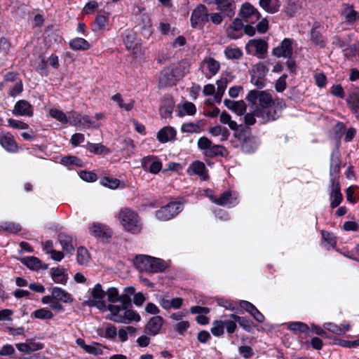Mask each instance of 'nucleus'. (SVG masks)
Segmentation results:
<instances>
[{
  "mask_svg": "<svg viewBox=\"0 0 359 359\" xmlns=\"http://www.w3.org/2000/svg\"><path fill=\"white\" fill-rule=\"evenodd\" d=\"M320 27V23L315 22L313 24L311 30V41L314 45L320 48H324L325 46V41L322 33L319 30Z\"/></svg>",
  "mask_w": 359,
  "mask_h": 359,
  "instance_id": "14",
  "label": "nucleus"
},
{
  "mask_svg": "<svg viewBox=\"0 0 359 359\" xmlns=\"http://www.w3.org/2000/svg\"><path fill=\"white\" fill-rule=\"evenodd\" d=\"M90 232L97 238L104 239L111 236V230L101 224H93L90 227Z\"/></svg>",
  "mask_w": 359,
  "mask_h": 359,
  "instance_id": "16",
  "label": "nucleus"
},
{
  "mask_svg": "<svg viewBox=\"0 0 359 359\" xmlns=\"http://www.w3.org/2000/svg\"><path fill=\"white\" fill-rule=\"evenodd\" d=\"M107 22V18L104 15H97L95 20V30H101L104 27Z\"/></svg>",
  "mask_w": 359,
  "mask_h": 359,
  "instance_id": "58",
  "label": "nucleus"
},
{
  "mask_svg": "<svg viewBox=\"0 0 359 359\" xmlns=\"http://www.w3.org/2000/svg\"><path fill=\"white\" fill-rule=\"evenodd\" d=\"M288 327L294 332H305L309 329L307 325L301 322L292 323L289 325Z\"/></svg>",
  "mask_w": 359,
  "mask_h": 359,
  "instance_id": "49",
  "label": "nucleus"
},
{
  "mask_svg": "<svg viewBox=\"0 0 359 359\" xmlns=\"http://www.w3.org/2000/svg\"><path fill=\"white\" fill-rule=\"evenodd\" d=\"M343 17L349 22H355L359 17L352 6H346L341 12Z\"/></svg>",
  "mask_w": 359,
  "mask_h": 359,
  "instance_id": "38",
  "label": "nucleus"
},
{
  "mask_svg": "<svg viewBox=\"0 0 359 359\" xmlns=\"http://www.w3.org/2000/svg\"><path fill=\"white\" fill-rule=\"evenodd\" d=\"M210 198L212 201L219 205H225L228 203H232V197L230 191L224 192L219 198L210 196Z\"/></svg>",
  "mask_w": 359,
  "mask_h": 359,
  "instance_id": "35",
  "label": "nucleus"
},
{
  "mask_svg": "<svg viewBox=\"0 0 359 359\" xmlns=\"http://www.w3.org/2000/svg\"><path fill=\"white\" fill-rule=\"evenodd\" d=\"M203 63L207 65L209 72L212 75L216 74L218 72L220 67L219 62H217V60L212 57L205 58L203 61Z\"/></svg>",
  "mask_w": 359,
  "mask_h": 359,
  "instance_id": "39",
  "label": "nucleus"
},
{
  "mask_svg": "<svg viewBox=\"0 0 359 359\" xmlns=\"http://www.w3.org/2000/svg\"><path fill=\"white\" fill-rule=\"evenodd\" d=\"M331 196L334 197V199L332 201L330 205L332 208H334L341 203L343 199V196L340 190V184L338 179H337L336 177H332L331 179Z\"/></svg>",
  "mask_w": 359,
  "mask_h": 359,
  "instance_id": "12",
  "label": "nucleus"
},
{
  "mask_svg": "<svg viewBox=\"0 0 359 359\" xmlns=\"http://www.w3.org/2000/svg\"><path fill=\"white\" fill-rule=\"evenodd\" d=\"M324 327L326 330L328 331L335 334H344V330L342 329L341 326H339L337 325H335L332 323H325L324 325Z\"/></svg>",
  "mask_w": 359,
  "mask_h": 359,
  "instance_id": "54",
  "label": "nucleus"
},
{
  "mask_svg": "<svg viewBox=\"0 0 359 359\" xmlns=\"http://www.w3.org/2000/svg\"><path fill=\"white\" fill-rule=\"evenodd\" d=\"M81 125L85 128H89L90 127L93 126V128H97L100 127L98 124L93 125L92 121L90 120V117L88 115L82 116H81Z\"/></svg>",
  "mask_w": 359,
  "mask_h": 359,
  "instance_id": "64",
  "label": "nucleus"
},
{
  "mask_svg": "<svg viewBox=\"0 0 359 359\" xmlns=\"http://www.w3.org/2000/svg\"><path fill=\"white\" fill-rule=\"evenodd\" d=\"M224 104L229 109L233 111L238 116L243 115L246 111L247 106L243 100L233 101L226 99Z\"/></svg>",
  "mask_w": 359,
  "mask_h": 359,
  "instance_id": "15",
  "label": "nucleus"
},
{
  "mask_svg": "<svg viewBox=\"0 0 359 359\" xmlns=\"http://www.w3.org/2000/svg\"><path fill=\"white\" fill-rule=\"evenodd\" d=\"M292 40L290 39H285L280 46L273 48V54L278 57H284L290 58L292 53Z\"/></svg>",
  "mask_w": 359,
  "mask_h": 359,
  "instance_id": "11",
  "label": "nucleus"
},
{
  "mask_svg": "<svg viewBox=\"0 0 359 359\" xmlns=\"http://www.w3.org/2000/svg\"><path fill=\"white\" fill-rule=\"evenodd\" d=\"M211 332L215 336H221L224 333V323L222 320H216L213 323Z\"/></svg>",
  "mask_w": 359,
  "mask_h": 359,
  "instance_id": "52",
  "label": "nucleus"
},
{
  "mask_svg": "<svg viewBox=\"0 0 359 359\" xmlns=\"http://www.w3.org/2000/svg\"><path fill=\"white\" fill-rule=\"evenodd\" d=\"M219 121L223 124H227L232 130H237L238 128L236 122L232 121L230 114L225 111L220 114Z\"/></svg>",
  "mask_w": 359,
  "mask_h": 359,
  "instance_id": "37",
  "label": "nucleus"
},
{
  "mask_svg": "<svg viewBox=\"0 0 359 359\" xmlns=\"http://www.w3.org/2000/svg\"><path fill=\"white\" fill-rule=\"evenodd\" d=\"M91 295L95 300H90L88 304L89 306H97L100 309H105L107 308L105 302L100 301L106 295V291L103 290L100 283L95 285L92 290Z\"/></svg>",
  "mask_w": 359,
  "mask_h": 359,
  "instance_id": "9",
  "label": "nucleus"
},
{
  "mask_svg": "<svg viewBox=\"0 0 359 359\" xmlns=\"http://www.w3.org/2000/svg\"><path fill=\"white\" fill-rule=\"evenodd\" d=\"M260 92L261 91L255 90H250L248 93V94L246 97V99L248 100V101L251 102L252 104H255L257 102V100H259V99Z\"/></svg>",
  "mask_w": 359,
  "mask_h": 359,
  "instance_id": "63",
  "label": "nucleus"
},
{
  "mask_svg": "<svg viewBox=\"0 0 359 359\" xmlns=\"http://www.w3.org/2000/svg\"><path fill=\"white\" fill-rule=\"evenodd\" d=\"M240 140H241V147L243 151L247 153H250L253 151L256 147L255 140L253 137L248 136L245 137L243 140L241 137H238Z\"/></svg>",
  "mask_w": 359,
  "mask_h": 359,
  "instance_id": "32",
  "label": "nucleus"
},
{
  "mask_svg": "<svg viewBox=\"0 0 359 359\" xmlns=\"http://www.w3.org/2000/svg\"><path fill=\"white\" fill-rule=\"evenodd\" d=\"M181 205L175 202L162 207L156 212L158 219L166 221L172 219L180 211Z\"/></svg>",
  "mask_w": 359,
  "mask_h": 359,
  "instance_id": "7",
  "label": "nucleus"
},
{
  "mask_svg": "<svg viewBox=\"0 0 359 359\" xmlns=\"http://www.w3.org/2000/svg\"><path fill=\"white\" fill-rule=\"evenodd\" d=\"M272 0H260L259 5L266 11L270 13H276L279 10L280 4H271Z\"/></svg>",
  "mask_w": 359,
  "mask_h": 359,
  "instance_id": "40",
  "label": "nucleus"
},
{
  "mask_svg": "<svg viewBox=\"0 0 359 359\" xmlns=\"http://www.w3.org/2000/svg\"><path fill=\"white\" fill-rule=\"evenodd\" d=\"M90 259V255L88 250L83 248L80 247L77 250V262L79 264L83 265L88 262Z\"/></svg>",
  "mask_w": 359,
  "mask_h": 359,
  "instance_id": "43",
  "label": "nucleus"
},
{
  "mask_svg": "<svg viewBox=\"0 0 359 359\" xmlns=\"http://www.w3.org/2000/svg\"><path fill=\"white\" fill-rule=\"evenodd\" d=\"M267 43L262 39L250 40L246 46V50L248 53H250L251 48H255V52L257 54L266 53L267 51Z\"/></svg>",
  "mask_w": 359,
  "mask_h": 359,
  "instance_id": "17",
  "label": "nucleus"
},
{
  "mask_svg": "<svg viewBox=\"0 0 359 359\" xmlns=\"http://www.w3.org/2000/svg\"><path fill=\"white\" fill-rule=\"evenodd\" d=\"M58 241L62 247V250L66 252L72 253L74 250L73 241L71 236L65 233H60L58 235Z\"/></svg>",
  "mask_w": 359,
  "mask_h": 359,
  "instance_id": "21",
  "label": "nucleus"
},
{
  "mask_svg": "<svg viewBox=\"0 0 359 359\" xmlns=\"http://www.w3.org/2000/svg\"><path fill=\"white\" fill-rule=\"evenodd\" d=\"M34 316L39 319H51L53 317V313L48 309H40L33 313Z\"/></svg>",
  "mask_w": 359,
  "mask_h": 359,
  "instance_id": "45",
  "label": "nucleus"
},
{
  "mask_svg": "<svg viewBox=\"0 0 359 359\" xmlns=\"http://www.w3.org/2000/svg\"><path fill=\"white\" fill-rule=\"evenodd\" d=\"M217 90L215 95V100L217 103L221 102L222 97L227 86V79H221L217 81Z\"/></svg>",
  "mask_w": 359,
  "mask_h": 359,
  "instance_id": "36",
  "label": "nucleus"
},
{
  "mask_svg": "<svg viewBox=\"0 0 359 359\" xmlns=\"http://www.w3.org/2000/svg\"><path fill=\"white\" fill-rule=\"evenodd\" d=\"M13 114L18 116H32L33 115V107L27 100H22L15 104Z\"/></svg>",
  "mask_w": 359,
  "mask_h": 359,
  "instance_id": "13",
  "label": "nucleus"
},
{
  "mask_svg": "<svg viewBox=\"0 0 359 359\" xmlns=\"http://www.w3.org/2000/svg\"><path fill=\"white\" fill-rule=\"evenodd\" d=\"M112 100L114 101V102H116L119 106V107L121 108H125L127 111H130L133 109V103L131 102L128 104H124L123 103V100L121 97V95L119 94V93H117L114 95H113L112 97Z\"/></svg>",
  "mask_w": 359,
  "mask_h": 359,
  "instance_id": "56",
  "label": "nucleus"
},
{
  "mask_svg": "<svg viewBox=\"0 0 359 359\" xmlns=\"http://www.w3.org/2000/svg\"><path fill=\"white\" fill-rule=\"evenodd\" d=\"M0 144L8 151H13L17 149L16 142L9 133L0 135Z\"/></svg>",
  "mask_w": 359,
  "mask_h": 359,
  "instance_id": "22",
  "label": "nucleus"
},
{
  "mask_svg": "<svg viewBox=\"0 0 359 359\" xmlns=\"http://www.w3.org/2000/svg\"><path fill=\"white\" fill-rule=\"evenodd\" d=\"M176 135L175 130L172 127H164L157 134L159 142L165 143L172 140Z\"/></svg>",
  "mask_w": 359,
  "mask_h": 359,
  "instance_id": "23",
  "label": "nucleus"
},
{
  "mask_svg": "<svg viewBox=\"0 0 359 359\" xmlns=\"http://www.w3.org/2000/svg\"><path fill=\"white\" fill-rule=\"evenodd\" d=\"M52 294L55 300L61 301L64 303L72 302L70 294L60 287H54Z\"/></svg>",
  "mask_w": 359,
  "mask_h": 359,
  "instance_id": "26",
  "label": "nucleus"
},
{
  "mask_svg": "<svg viewBox=\"0 0 359 359\" xmlns=\"http://www.w3.org/2000/svg\"><path fill=\"white\" fill-rule=\"evenodd\" d=\"M341 161L338 151H333L331 154V164H330V176L332 177H337V175L340 171Z\"/></svg>",
  "mask_w": 359,
  "mask_h": 359,
  "instance_id": "24",
  "label": "nucleus"
},
{
  "mask_svg": "<svg viewBox=\"0 0 359 359\" xmlns=\"http://www.w3.org/2000/svg\"><path fill=\"white\" fill-rule=\"evenodd\" d=\"M51 277L57 283L65 284L67 280L64 269L58 267L51 269Z\"/></svg>",
  "mask_w": 359,
  "mask_h": 359,
  "instance_id": "33",
  "label": "nucleus"
},
{
  "mask_svg": "<svg viewBox=\"0 0 359 359\" xmlns=\"http://www.w3.org/2000/svg\"><path fill=\"white\" fill-rule=\"evenodd\" d=\"M151 159L152 158L149 156L144 158L142 161V165L144 170H149L150 172L156 174L161 170L162 164L160 161H154L148 168L147 165L150 163Z\"/></svg>",
  "mask_w": 359,
  "mask_h": 359,
  "instance_id": "29",
  "label": "nucleus"
},
{
  "mask_svg": "<svg viewBox=\"0 0 359 359\" xmlns=\"http://www.w3.org/2000/svg\"><path fill=\"white\" fill-rule=\"evenodd\" d=\"M209 20V13L205 6L200 4L193 11L191 24L194 28H202Z\"/></svg>",
  "mask_w": 359,
  "mask_h": 359,
  "instance_id": "6",
  "label": "nucleus"
},
{
  "mask_svg": "<svg viewBox=\"0 0 359 359\" xmlns=\"http://www.w3.org/2000/svg\"><path fill=\"white\" fill-rule=\"evenodd\" d=\"M23 90V85L22 81H18L15 83L13 87L10 88L8 94L11 97H16L20 95Z\"/></svg>",
  "mask_w": 359,
  "mask_h": 359,
  "instance_id": "53",
  "label": "nucleus"
},
{
  "mask_svg": "<svg viewBox=\"0 0 359 359\" xmlns=\"http://www.w3.org/2000/svg\"><path fill=\"white\" fill-rule=\"evenodd\" d=\"M0 226L3 230L10 233H18L21 230L20 226L13 222H3Z\"/></svg>",
  "mask_w": 359,
  "mask_h": 359,
  "instance_id": "47",
  "label": "nucleus"
},
{
  "mask_svg": "<svg viewBox=\"0 0 359 359\" xmlns=\"http://www.w3.org/2000/svg\"><path fill=\"white\" fill-rule=\"evenodd\" d=\"M86 147L90 152L97 155H105L111 152L109 148L100 143L94 144L91 142H88Z\"/></svg>",
  "mask_w": 359,
  "mask_h": 359,
  "instance_id": "27",
  "label": "nucleus"
},
{
  "mask_svg": "<svg viewBox=\"0 0 359 359\" xmlns=\"http://www.w3.org/2000/svg\"><path fill=\"white\" fill-rule=\"evenodd\" d=\"M347 102L349 104L352 111L359 116V91L354 92L349 95L347 98Z\"/></svg>",
  "mask_w": 359,
  "mask_h": 359,
  "instance_id": "31",
  "label": "nucleus"
},
{
  "mask_svg": "<svg viewBox=\"0 0 359 359\" xmlns=\"http://www.w3.org/2000/svg\"><path fill=\"white\" fill-rule=\"evenodd\" d=\"M9 126L16 128V129H27L28 128L29 126L26 123H24L20 121L15 120L13 118H10L8 121Z\"/></svg>",
  "mask_w": 359,
  "mask_h": 359,
  "instance_id": "60",
  "label": "nucleus"
},
{
  "mask_svg": "<svg viewBox=\"0 0 359 359\" xmlns=\"http://www.w3.org/2000/svg\"><path fill=\"white\" fill-rule=\"evenodd\" d=\"M224 54L228 59L236 60L242 57L243 53L238 48L227 47L224 50Z\"/></svg>",
  "mask_w": 359,
  "mask_h": 359,
  "instance_id": "41",
  "label": "nucleus"
},
{
  "mask_svg": "<svg viewBox=\"0 0 359 359\" xmlns=\"http://www.w3.org/2000/svg\"><path fill=\"white\" fill-rule=\"evenodd\" d=\"M81 114L76 111L70 113L68 118V122L72 126H78L81 123Z\"/></svg>",
  "mask_w": 359,
  "mask_h": 359,
  "instance_id": "59",
  "label": "nucleus"
},
{
  "mask_svg": "<svg viewBox=\"0 0 359 359\" xmlns=\"http://www.w3.org/2000/svg\"><path fill=\"white\" fill-rule=\"evenodd\" d=\"M163 322V318L160 316L151 318L144 327V332L150 336L158 334L162 328Z\"/></svg>",
  "mask_w": 359,
  "mask_h": 359,
  "instance_id": "10",
  "label": "nucleus"
},
{
  "mask_svg": "<svg viewBox=\"0 0 359 359\" xmlns=\"http://www.w3.org/2000/svg\"><path fill=\"white\" fill-rule=\"evenodd\" d=\"M215 4H217V8L225 13L226 15L230 18L234 15V4L231 0H215Z\"/></svg>",
  "mask_w": 359,
  "mask_h": 359,
  "instance_id": "18",
  "label": "nucleus"
},
{
  "mask_svg": "<svg viewBox=\"0 0 359 359\" xmlns=\"http://www.w3.org/2000/svg\"><path fill=\"white\" fill-rule=\"evenodd\" d=\"M100 184L109 189H115L118 187L120 184V180L117 178L104 177L101 179Z\"/></svg>",
  "mask_w": 359,
  "mask_h": 359,
  "instance_id": "42",
  "label": "nucleus"
},
{
  "mask_svg": "<svg viewBox=\"0 0 359 359\" xmlns=\"http://www.w3.org/2000/svg\"><path fill=\"white\" fill-rule=\"evenodd\" d=\"M49 114L62 123H67L68 122L66 114L59 109H51L49 111Z\"/></svg>",
  "mask_w": 359,
  "mask_h": 359,
  "instance_id": "44",
  "label": "nucleus"
},
{
  "mask_svg": "<svg viewBox=\"0 0 359 359\" xmlns=\"http://www.w3.org/2000/svg\"><path fill=\"white\" fill-rule=\"evenodd\" d=\"M80 177L88 182H93L97 180V175L92 171L81 170L79 172Z\"/></svg>",
  "mask_w": 359,
  "mask_h": 359,
  "instance_id": "50",
  "label": "nucleus"
},
{
  "mask_svg": "<svg viewBox=\"0 0 359 359\" xmlns=\"http://www.w3.org/2000/svg\"><path fill=\"white\" fill-rule=\"evenodd\" d=\"M186 65V62L182 61L165 67L159 75L158 88H164L175 85L177 80L182 78L185 74Z\"/></svg>",
  "mask_w": 359,
  "mask_h": 359,
  "instance_id": "2",
  "label": "nucleus"
},
{
  "mask_svg": "<svg viewBox=\"0 0 359 359\" xmlns=\"http://www.w3.org/2000/svg\"><path fill=\"white\" fill-rule=\"evenodd\" d=\"M264 76L253 74L251 76V82L259 88L264 86Z\"/></svg>",
  "mask_w": 359,
  "mask_h": 359,
  "instance_id": "62",
  "label": "nucleus"
},
{
  "mask_svg": "<svg viewBox=\"0 0 359 359\" xmlns=\"http://www.w3.org/2000/svg\"><path fill=\"white\" fill-rule=\"evenodd\" d=\"M231 318L233 319L234 321H236L245 331L250 332L252 330L253 323L250 319L245 317H241L236 314H231Z\"/></svg>",
  "mask_w": 359,
  "mask_h": 359,
  "instance_id": "34",
  "label": "nucleus"
},
{
  "mask_svg": "<svg viewBox=\"0 0 359 359\" xmlns=\"http://www.w3.org/2000/svg\"><path fill=\"white\" fill-rule=\"evenodd\" d=\"M189 323L187 320H182L177 323L174 326V330L181 335H184V332L189 327Z\"/></svg>",
  "mask_w": 359,
  "mask_h": 359,
  "instance_id": "57",
  "label": "nucleus"
},
{
  "mask_svg": "<svg viewBox=\"0 0 359 359\" xmlns=\"http://www.w3.org/2000/svg\"><path fill=\"white\" fill-rule=\"evenodd\" d=\"M69 46L74 50H86L90 47V43L83 38H75L69 41Z\"/></svg>",
  "mask_w": 359,
  "mask_h": 359,
  "instance_id": "28",
  "label": "nucleus"
},
{
  "mask_svg": "<svg viewBox=\"0 0 359 359\" xmlns=\"http://www.w3.org/2000/svg\"><path fill=\"white\" fill-rule=\"evenodd\" d=\"M97 332L100 336L104 337L105 338L108 339H112L115 337L117 334L116 328L113 325L108 326L106 328L104 333H103V330L101 329H99L97 330Z\"/></svg>",
  "mask_w": 359,
  "mask_h": 359,
  "instance_id": "48",
  "label": "nucleus"
},
{
  "mask_svg": "<svg viewBox=\"0 0 359 359\" xmlns=\"http://www.w3.org/2000/svg\"><path fill=\"white\" fill-rule=\"evenodd\" d=\"M282 108L281 102L273 100L270 93L261 91L255 114L256 116L263 118L264 122L274 121L279 117Z\"/></svg>",
  "mask_w": 359,
  "mask_h": 359,
  "instance_id": "1",
  "label": "nucleus"
},
{
  "mask_svg": "<svg viewBox=\"0 0 359 359\" xmlns=\"http://www.w3.org/2000/svg\"><path fill=\"white\" fill-rule=\"evenodd\" d=\"M62 162L65 165H75L78 167H83V164L81 159L74 156H67L62 158Z\"/></svg>",
  "mask_w": 359,
  "mask_h": 359,
  "instance_id": "46",
  "label": "nucleus"
},
{
  "mask_svg": "<svg viewBox=\"0 0 359 359\" xmlns=\"http://www.w3.org/2000/svg\"><path fill=\"white\" fill-rule=\"evenodd\" d=\"M21 262L32 270H39L40 269H47L48 265L41 264V262L36 257H27L21 259Z\"/></svg>",
  "mask_w": 359,
  "mask_h": 359,
  "instance_id": "19",
  "label": "nucleus"
},
{
  "mask_svg": "<svg viewBox=\"0 0 359 359\" xmlns=\"http://www.w3.org/2000/svg\"><path fill=\"white\" fill-rule=\"evenodd\" d=\"M240 15L247 23H254L261 17L259 13L249 3H245L242 6Z\"/></svg>",
  "mask_w": 359,
  "mask_h": 359,
  "instance_id": "8",
  "label": "nucleus"
},
{
  "mask_svg": "<svg viewBox=\"0 0 359 359\" xmlns=\"http://www.w3.org/2000/svg\"><path fill=\"white\" fill-rule=\"evenodd\" d=\"M128 308L119 306V305H109L107 309L111 312V317L109 319L119 323H126L132 320L140 321V315L135 311Z\"/></svg>",
  "mask_w": 359,
  "mask_h": 359,
  "instance_id": "5",
  "label": "nucleus"
},
{
  "mask_svg": "<svg viewBox=\"0 0 359 359\" xmlns=\"http://www.w3.org/2000/svg\"><path fill=\"white\" fill-rule=\"evenodd\" d=\"M194 174L201 177L202 180H207L208 175L205 164L199 161H194L189 167Z\"/></svg>",
  "mask_w": 359,
  "mask_h": 359,
  "instance_id": "20",
  "label": "nucleus"
},
{
  "mask_svg": "<svg viewBox=\"0 0 359 359\" xmlns=\"http://www.w3.org/2000/svg\"><path fill=\"white\" fill-rule=\"evenodd\" d=\"M106 295L107 296L108 301L111 303H116L118 302L119 294L118 290L116 287H110L106 291Z\"/></svg>",
  "mask_w": 359,
  "mask_h": 359,
  "instance_id": "51",
  "label": "nucleus"
},
{
  "mask_svg": "<svg viewBox=\"0 0 359 359\" xmlns=\"http://www.w3.org/2000/svg\"><path fill=\"white\" fill-rule=\"evenodd\" d=\"M212 142L205 137H201L198 141V146L199 149L208 151L212 145Z\"/></svg>",
  "mask_w": 359,
  "mask_h": 359,
  "instance_id": "61",
  "label": "nucleus"
},
{
  "mask_svg": "<svg viewBox=\"0 0 359 359\" xmlns=\"http://www.w3.org/2000/svg\"><path fill=\"white\" fill-rule=\"evenodd\" d=\"M205 154L210 158L216 156H224L226 154V149L222 145L212 144L210 149L205 151Z\"/></svg>",
  "mask_w": 359,
  "mask_h": 359,
  "instance_id": "30",
  "label": "nucleus"
},
{
  "mask_svg": "<svg viewBox=\"0 0 359 359\" xmlns=\"http://www.w3.org/2000/svg\"><path fill=\"white\" fill-rule=\"evenodd\" d=\"M18 76V74L14 72H10L5 74L4 76V81L2 82L0 85L1 87H3L4 85H6L8 82H14L16 83L18 81H20Z\"/></svg>",
  "mask_w": 359,
  "mask_h": 359,
  "instance_id": "55",
  "label": "nucleus"
},
{
  "mask_svg": "<svg viewBox=\"0 0 359 359\" xmlns=\"http://www.w3.org/2000/svg\"><path fill=\"white\" fill-rule=\"evenodd\" d=\"M124 43L128 50H132L136 53L139 50V41L133 32H130L124 38Z\"/></svg>",
  "mask_w": 359,
  "mask_h": 359,
  "instance_id": "25",
  "label": "nucleus"
},
{
  "mask_svg": "<svg viewBox=\"0 0 359 359\" xmlns=\"http://www.w3.org/2000/svg\"><path fill=\"white\" fill-rule=\"evenodd\" d=\"M119 221L123 229L132 233H139L142 230V224L138 214L130 208H125L118 213Z\"/></svg>",
  "mask_w": 359,
  "mask_h": 359,
  "instance_id": "4",
  "label": "nucleus"
},
{
  "mask_svg": "<svg viewBox=\"0 0 359 359\" xmlns=\"http://www.w3.org/2000/svg\"><path fill=\"white\" fill-rule=\"evenodd\" d=\"M133 264L139 271L149 273H161L167 268V264L161 259L149 255H137L133 259Z\"/></svg>",
  "mask_w": 359,
  "mask_h": 359,
  "instance_id": "3",
  "label": "nucleus"
}]
</instances>
